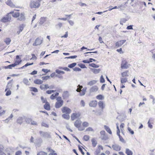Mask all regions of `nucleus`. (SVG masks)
<instances>
[{
    "label": "nucleus",
    "instance_id": "nucleus-27",
    "mask_svg": "<svg viewBox=\"0 0 155 155\" xmlns=\"http://www.w3.org/2000/svg\"><path fill=\"white\" fill-rule=\"evenodd\" d=\"M34 83L37 84H42L43 82V81L40 79H37L35 80L34 81Z\"/></svg>",
    "mask_w": 155,
    "mask_h": 155
},
{
    "label": "nucleus",
    "instance_id": "nucleus-7",
    "mask_svg": "<svg viewBox=\"0 0 155 155\" xmlns=\"http://www.w3.org/2000/svg\"><path fill=\"white\" fill-rule=\"evenodd\" d=\"M126 41L125 40H121L115 43V46L117 48L121 47Z\"/></svg>",
    "mask_w": 155,
    "mask_h": 155
},
{
    "label": "nucleus",
    "instance_id": "nucleus-34",
    "mask_svg": "<svg viewBox=\"0 0 155 155\" xmlns=\"http://www.w3.org/2000/svg\"><path fill=\"white\" fill-rule=\"evenodd\" d=\"M45 21L46 20L45 18H41L40 19L39 23L41 25H42L44 23Z\"/></svg>",
    "mask_w": 155,
    "mask_h": 155
},
{
    "label": "nucleus",
    "instance_id": "nucleus-6",
    "mask_svg": "<svg viewBox=\"0 0 155 155\" xmlns=\"http://www.w3.org/2000/svg\"><path fill=\"white\" fill-rule=\"evenodd\" d=\"M11 17L8 15L6 17H3L0 20V21L3 22H7L11 19Z\"/></svg>",
    "mask_w": 155,
    "mask_h": 155
},
{
    "label": "nucleus",
    "instance_id": "nucleus-3",
    "mask_svg": "<svg viewBox=\"0 0 155 155\" xmlns=\"http://www.w3.org/2000/svg\"><path fill=\"white\" fill-rule=\"evenodd\" d=\"M39 133L41 136L45 138H50L51 136L50 133L49 132H43L42 131H40Z\"/></svg>",
    "mask_w": 155,
    "mask_h": 155
},
{
    "label": "nucleus",
    "instance_id": "nucleus-48",
    "mask_svg": "<svg viewBox=\"0 0 155 155\" xmlns=\"http://www.w3.org/2000/svg\"><path fill=\"white\" fill-rule=\"evenodd\" d=\"M37 155H47V153L43 151H41L38 153Z\"/></svg>",
    "mask_w": 155,
    "mask_h": 155
},
{
    "label": "nucleus",
    "instance_id": "nucleus-52",
    "mask_svg": "<svg viewBox=\"0 0 155 155\" xmlns=\"http://www.w3.org/2000/svg\"><path fill=\"white\" fill-rule=\"evenodd\" d=\"M101 139L102 140H106L108 139V137L105 135L101 136Z\"/></svg>",
    "mask_w": 155,
    "mask_h": 155
},
{
    "label": "nucleus",
    "instance_id": "nucleus-58",
    "mask_svg": "<svg viewBox=\"0 0 155 155\" xmlns=\"http://www.w3.org/2000/svg\"><path fill=\"white\" fill-rule=\"evenodd\" d=\"M50 78V76H47L45 77H43L42 78L43 80H47Z\"/></svg>",
    "mask_w": 155,
    "mask_h": 155
},
{
    "label": "nucleus",
    "instance_id": "nucleus-19",
    "mask_svg": "<svg viewBox=\"0 0 155 155\" xmlns=\"http://www.w3.org/2000/svg\"><path fill=\"white\" fill-rule=\"evenodd\" d=\"M44 107L47 110H50V106L49 103L48 102L45 103V104L44 105Z\"/></svg>",
    "mask_w": 155,
    "mask_h": 155
},
{
    "label": "nucleus",
    "instance_id": "nucleus-32",
    "mask_svg": "<svg viewBox=\"0 0 155 155\" xmlns=\"http://www.w3.org/2000/svg\"><path fill=\"white\" fill-rule=\"evenodd\" d=\"M128 73V71H126L125 72L122 73L121 74L122 77H124L125 76H129Z\"/></svg>",
    "mask_w": 155,
    "mask_h": 155
},
{
    "label": "nucleus",
    "instance_id": "nucleus-4",
    "mask_svg": "<svg viewBox=\"0 0 155 155\" xmlns=\"http://www.w3.org/2000/svg\"><path fill=\"white\" fill-rule=\"evenodd\" d=\"M81 115L79 112L73 113L71 116V119L72 120H74L76 118H78Z\"/></svg>",
    "mask_w": 155,
    "mask_h": 155
},
{
    "label": "nucleus",
    "instance_id": "nucleus-22",
    "mask_svg": "<svg viewBox=\"0 0 155 155\" xmlns=\"http://www.w3.org/2000/svg\"><path fill=\"white\" fill-rule=\"evenodd\" d=\"M91 60H93V61H96V60L92 58H90L89 59V60H83L82 61L83 62L85 63H88L89 64L91 62H92V61H91Z\"/></svg>",
    "mask_w": 155,
    "mask_h": 155
},
{
    "label": "nucleus",
    "instance_id": "nucleus-50",
    "mask_svg": "<svg viewBox=\"0 0 155 155\" xmlns=\"http://www.w3.org/2000/svg\"><path fill=\"white\" fill-rule=\"evenodd\" d=\"M105 80L103 75H101L100 77V82L101 83H104L105 82Z\"/></svg>",
    "mask_w": 155,
    "mask_h": 155
},
{
    "label": "nucleus",
    "instance_id": "nucleus-2",
    "mask_svg": "<svg viewBox=\"0 0 155 155\" xmlns=\"http://www.w3.org/2000/svg\"><path fill=\"white\" fill-rule=\"evenodd\" d=\"M40 6V3L38 1L31 0L30 4V6L31 8H38Z\"/></svg>",
    "mask_w": 155,
    "mask_h": 155
},
{
    "label": "nucleus",
    "instance_id": "nucleus-51",
    "mask_svg": "<svg viewBox=\"0 0 155 155\" xmlns=\"http://www.w3.org/2000/svg\"><path fill=\"white\" fill-rule=\"evenodd\" d=\"M78 65L81 68H86L85 65L82 64H78Z\"/></svg>",
    "mask_w": 155,
    "mask_h": 155
},
{
    "label": "nucleus",
    "instance_id": "nucleus-29",
    "mask_svg": "<svg viewBox=\"0 0 155 155\" xmlns=\"http://www.w3.org/2000/svg\"><path fill=\"white\" fill-rule=\"evenodd\" d=\"M104 127L106 131L110 134H112V132L108 127L106 125L104 126Z\"/></svg>",
    "mask_w": 155,
    "mask_h": 155
},
{
    "label": "nucleus",
    "instance_id": "nucleus-36",
    "mask_svg": "<svg viewBox=\"0 0 155 155\" xmlns=\"http://www.w3.org/2000/svg\"><path fill=\"white\" fill-rule=\"evenodd\" d=\"M89 66L94 68H98L99 67V65H96L95 64L92 63L89 64Z\"/></svg>",
    "mask_w": 155,
    "mask_h": 155
},
{
    "label": "nucleus",
    "instance_id": "nucleus-20",
    "mask_svg": "<svg viewBox=\"0 0 155 155\" xmlns=\"http://www.w3.org/2000/svg\"><path fill=\"white\" fill-rule=\"evenodd\" d=\"M46 149L48 150L50 152H51L50 153L49 155H57V154L56 153H55V151L53 150L52 149H51L50 148H47Z\"/></svg>",
    "mask_w": 155,
    "mask_h": 155
},
{
    "label": "nucleus",
    "instance_id": "nucleus-24",
    "mask_svg": "<svg viewBox=\"0 0 155 155\" xmlns=\"http://www.w3.org/2000/svg\"><path fill=\"white\" fill-rule=\"evenodd\" d=\"M91 70L94 74H96L100 72L101 70L100 69L91 68Z\"/></svg>",
    "mask_w": 155,
    "mask_h": 155
},
{
    "label": "nucleus",
    "instance_id": "nucleus-62",
    "mask_svg": "<svg viewBox=\"0 0 155 155\" xmlns=\"http://www.w3.org/2000/svg\"><path fill=\"white\" fill-rule=\"evenodd\" d=\"M56 100L57 101V102H61L62 101V102H64L61 99V98L60 97H58L57 98Z\"/></svg>",
    "mask_w": 155,
    "mask_h": 155
},
{
    "label": "nucleus",
    "instance_id": "nucleus-1",
    "mask_svg": "<svg viewBox=\"0 0 155 155\" xmlns=\"http://www.w3.org/2000/svg\"><path fill=\"white\" fill-rule=\"evenodd\" d=\"M81 121L80 120H76L74 123V126L78 128L79 131H82L84 130V128L81 127Z\"/></svg>",
    "mask_w": 155,
    "mask_h": 155
},
{
    "label": "nucleus",
    "instance_id": "nucleus-55",
    "mask_svg": "<svg viewBox=\"0 0 155 155\" xmlns=\"http://www.w3.org/2000/svg\"><path fill=\"white\" fill-rule=\"evenodd\" d=\"M100 152L101 150L100 148L97 149L94 152L95 155H97L100 153Z\"/></svg>",
    "mask_w": 155,
    "mask_h": 155
},
{
    "label": "nucleus",
    "instance_id": "nucleus-8",
    "mask_svg": "<svg viewBox=\"0 0 155 155\" xmlns=\"http://www.w3.org/2000/svg\"><path fill=\"white\" fill-rule=\"evenodd\" d=\"M16 60L15 61V62L14 63V64H15V66L20 64L22 61L21 58L20 57L19 55H16Z\"/></svg>",
    "mask_w": 155,
    "mask_h": 155
},
{
    "label": "nucleus",
    "instance_id": "nucleus-43",
    "mask_svg": "<svg viewBox=\"0 0 155 155\" xmlns=\"http://www.w3.org/2000/svg\"><path fill=\"white\" fill-rule=\"evenodd\" d=\"M82 88V86L80 85H78V88L76 89V91L77 92H80Z\"/></svg>",
    "mask_w": 155,
    "mask_h": 155
},
{
    "label": "nucleus",
    "instance_id": "nucleus-40",
    "mask_svg": "<svg viewBox=\"0 0 155 155\" xmlns=\"http://www.w3.org/2000/svg\"><path fill=\"white\" fill-rule=\"evenodd\" d=\"M120 80L121 83L122 84L127 81V79L126 78H121Z\"/></svg>",
    "mask_w": 155,
    "mask_h": 155
},
{
    "label": "nucleus",
    "instance_id": "nucleus-31",
    "mask_svg": "<svg viewBox=\"0 0 155 155\" xmlns=\"http://www.w3.org/2000/svg\"><path fill=\"white\" fill-rule=\"evenodd\" d=\"M125 153L127 155H133V152L128 148L126 149Z\"/></svg>",
    "mask_w": 155,
    "mask_h": 155
},
{
    "label": "nucleus",
    "instance_id": "nucleus-59",
    "mask_svg": "<svg viewBox=\"0 0 155 155\" xmlns=\"http://www.w3.org/2000/svg\"><path fill=\"white\" fill-rule=\"evenodd\" d=\"M73 69L74 71H81V68L78 67H75Z\"/></svg>",
    "mask_w": 155,
    "mask_h": 155
},
{
    "label": "nucleus",
    "instance_id": "nucleus-23",
    "mask_svg": "<svg viewBox=\"0 0 155 155\" xmlns=\"http://www.w3.org/2000/svg\"><path fill=\"white\" fill-rule=\"evenodd\" d=\"M13 81V80H12L11 81H9L8 83L7 86L6 87V88L5 90V91H6L7 90L10 89L11 87V86L12 85V81Z\"/></svg>",
    "mask_w": 155,
    "mask_h": 155
},
{
    "label": "nucleus",
    "instance_id": "nucleus-21",
    "mask_svg": "<svg viewBox=\"0 0 155 155\" xmlns=\"http://www.w3.org/2000/svg\"><path fill=\"white\" fill-rule=\"evenodd\" d=\"M6 3L7 5L12 7L14 8L15 7V5L12 2L11 0H8Z\"/></svg>",
    "mask_w": 155,
    "mask_h": 155
},
{
    "label": "nucleus",
    "instance_id": "nucleus-44",
    "mask_svg": "<svg viewBox=\"0 0 155 155\" xmlns=\"http://www.w3.org/2000/svg\"><path fill=\"white\" fill-rule=\"evenodd\" d=\"M55 72L58 74H64L65 73L64 71L59 70L58 69H56L55 71Z\"/></svg>",
    "mask_w": 155,
    "mask_h": 155
},
{
    "label": "nucleus",
    "instance_id": "nucleus-63",
    "mask_svg": "<svg viewBox=\"0 0 155 155\" xmlns=\"http://www.w3.org/2000/svg\"><path fill=\"white\" fill-rule=\"evenodd\" d=\"M128 130L130 132V133L132 134H133L134 133V131L133 130L129 127H128Z\"/></svg>",
    "mask_w": 155,
    "mask_h": 155
},
{
    "label": "nucleus",
    "instance_id": "nucleus-17",
    "mask_svg": "<svg viewBox=\"0 0 155 155\" xmlns=\"http://www.w3.org/2000/svg\"><path fill=\"white\" fill-rule=\"evenodd\" d=\"M69 94L68 92V91H64L62 95V97L64 99H65L67 98L69 96Z\"/></svg>",
    "mask_w": 155,
    "mask_h": 155
},
{
    "label": "nucleus",
    "instance_id": "nucleus-60",
    "mask_svg": "<svg viewBox=\"0 0 155 155\" xmlns=\"http://www.w3.org/2000/svg\"><path fill=\"white\" fill-rule=\"evenodd\" d=\"M85 131H93L94 130L91 127H89L86 129Z\"/></svg>",
    "mask_w": 155,
    "mask_h": 155
},
{
    "label": "nucleus",
    "instance_id": "nucleus-53",
    "mask_svg": "<svg viewBox=\"0 0 155 155\" xmlns=\"http://www.w3.org/2000/svg\"><path fill=\"white\" fill-rule=\"evenodd\" d=\"M84 139L86 141H88L89 139V136L87 135H85L84 136Z\"/></svg>",
    "mask_w": 155,
    "mask_h": 155
},
{
    "label": "nucleus",
    "instance_id": "nucleus-37",
    "mask_svg": "<svg viewBox=\"0 0 155 155\" xmlns=\"http://www.w3.org/2000/svg\"><path fill=\"white\" fill-rule=\"evenodd\" d=\"M97 81L95 80H93L87 83V85L90 86H92L96 83Z\"/></svg>",
    "mask_w": 155,
    "mask_h": 155
},
{
    "label": "nucleus",
    "instance_id": "nucleus-11",
    "mask_svg": "<svg viewBox=\"0 0 155 155\" xmlns=\"http://www.w3.org/2000/svg\"><path fill=\"white\" fill-rule=\"evenodd\" d=\"M14 149L13 147H8L6 149V152L8 155H11V153L14 151Z\"/></svg>",
    "mask_w": 155,
    "mask_h": 155
},
{
    "label": "nucleus",
    "instance_id": "nucleus-35",
    "mask_svg": "<svg viewBox=\"0 0 155 155\" xmlns=\"http://www.w3.org/2000/svg\"><path fill=\"white\" fill-rule=\"evenodd\" d=\"M4 41L7 45H8L11 41V40L9 38H7L4 40Z\"/></svg>",
    "mask_w": 155,
    "mask_h": 155
},
{
    "label": "nucleus",
    "instance_id": "nucleus-49",
    "mask_svg": "<svg viewBox=\"0 0 155 155\" xmlns=\"http://www.w3.org/2000/svg\"><path fill=\"white\" fill-rule=\"evenodd\" d=\"M23 82L26 85H27L29 82L28 79L26 78H24L23 79Z\"/></svg>",
    "mask_w": 155,
    "mask_h": 155
},
{
    "label": "nucleus",
    "instance_id": "nucleus-15",
    "mask_svg": "<svg viewBox=\"0 0 155 155\" xmlns=\"http://www.w3.org/2000/svg\"><path fill=\"white\" fill-rule=\"evenodd\" d=\"M98 90V88L96 86H94L92 87L90 89V93L97 91Z\"/></svg>",
    "mask_w": 155,
    "mask_h": 155
},
{
    "label": "nucleus",
    "instance_id": "nucleus-30",
    "mask_svg": "<svg viewBox=\"0 0 155 155\" xmlns=\"http://www.w3.org/2000/svg\"><path fill=\"white\" fill-rule=\"evenodd\" d=\"M69 114H64L62 115V117L67 120H68L70 118V116L69 115Z\"/></svg>",
    "mask_w": 155,
    "mask_h": 155
},
{
    "label": "nucleus",
    "instance_id": "nucleus-26",
    "mask_svg": "<svg viewBox=\"0 0 155 155\" xmlns=\"http://www.w3.org/2000/svg\"><path fill=\"white\" fill-rule=\"evenodd\" d=\"M98 104L99 107L101 108L102 109H103L105 107V105L102 101H99L98 103Z\"/></svg>",
    "mask_w": 155,
    "mask_h": 155
},
{
    "label": "nucleus",
    "instance_id": "nucleus-12",
    "mask_svg": "<svg viewBox=\"0 0 155 155\" xmlns=\"http://www.w3.org/2000/svg\"><path fill=\"white\" fill-rule=\"evenodd\" d=\"M97 104V101H91L89 103V105L90 107H95Z\"/></svg>",
    "mask_w": 155,
    "mask_h": 155
},
{
    "label": "nucleus",
    "instance_id": "nucleus-42",
    "mask_svg": "<svg viewBox=\"0 0 155 155\" xmlns=\"http://www.w3.org/2000/svg\"><path fill=\"white\" fill-rule=\"evenodd\" d=\"M81 147H82L80 145H79L78 146V147L79 150L81 152V154L82 155H84V153L82 149V148Z\"/></svg>",
    "mask_w": 155,
    "mask_h": 155
},
{
    "label": "nucleus",
    "instance_id": "nucleus-5",
    "mask_svg": "<svg viewBox=\"0 0 155 155\" xmlns=\"http://www.w3.org/2000/svg\"><path fill=\"white\" fill-rule=\"evenodd\" d=\"M61 111L63 113L70 114L71 112V110L69 108L66 107H64L62 108Z\"/></svg>",
    "mask_w": 155,
    "mask_h": 155
},
{
    "label": "nucleus",
    "instance_id": "nucleus-46",
    "mask_svg": "<svg viewBox=\"0 0 155 155\" xmlns=\"http://www.w3.org/2000/svg\"><path fill=\"white\" fill-rule=\"evenodd\" d=\"M41 100L43 103H46L48 102L46 98H44L43 96H41Z\"/></svg>",
    "mask_w": 155,
    "mask_h": 155
},
{
    "label": "nucleus",
    "instance_id": "nucleus-18",
    "mask_svg": "<svg viewBox=\"0 0 155 155\" xmlns=\"http://www.w3.org/2000/svg\"><path fill=\"white\" fill-rule=\"evenodd\" d=\"M18 19L20 21H22L25 19V14L24 13L19 14Z\"/></svg>",
    "mask_w": 155,
    "mask_h": 155
},
{
    "label": "nucleus",
    "instance_id": "nucleus-64",
    "mask_svg": "<svg viewBox=\"0 0 155 155\" xmlns=\"http://www.w3.org/2000/svg\"><path fill=\"white\" fill-rule=\"evenodd\" d=\"M22 154L21 151L19 150L17 151L15 153V155H21Z\"/></svg>",
    "mask_w": 155,
    "mask_h": 155
},
{
    "label": "nucleus",
    "instance_id": "nucleus-33",
    "mask_svg": "<svg viewBox=\"0 0 155 155\" xmlns=\"http://www.w3.org/2000/svg\"><path fill=\"white\" fill-rule=\"evenodd\" d=\"M91 142L92 143V145L93 147H95L97 145V142L96 141L94 138H92L91 139Z\"/></svg>",
    "mask_w": 155,
    "mask_h": 155
},
{
    "label": "nucleus",
    "instance_id": "nucleus-47",
    "mask_svg": "<svg viewBox=\"0 0 155 155\" xmlns=\"http://www.w3.org/2000/svg\"><path fill=\"white\" fill-rule=\"evenodd\" d=\"M19 12H16L15 13H14L12 14V16L14 17L17 18V17H18V16H19Z\"/></svg>",
    "mask_w": 155,
    "mask_h": 155
},
{
    "label": "nucleus",
    "instance_id": "nucleus-45",
    "mask_svg": "<svg viewBox=\"0 0 155 155\" xmlns=\"http://www.w3.org/2000/svg\"><path fill=\"white\" fill-rule=\"evenodd\" d=\"M25 26V25L24 24H22L20 25L19 27V30L20 31H22L24 29V28Z\"/></svg>",
    "mask_w": 155,
    "mask_h": 155
},
{
    "label": "nucleus",
    "instance_id": "nucleus-10",
    "mask_svg": "<svg viewBox=\"0 0 155 155\" xmlns=\"http://www.w3.org/2000/svg\"><path fill=\"white\" fill-rule=\"evenodd\" d=\"M42 40H41L39 38H37L35 42L33 44V46H37L40 45L42 43Z\"/></svg>",
    "mask_w": 155,
    "mask_h": 155
},
{
    "label": "nucleus",
    "instance_id": "nucleus-9",
    "mask_svg": "<svg viewBox=\"0 0 155 155\" xmlns=\"http://www.w3.org/2000/svg\"><path fill=\"white\" fill-rule=\"evenodd\" d=\"M129 68L127 62L125 61H122L121 65V68L122 69H127Z\"/></svg>",
    "mask_w": 155,
    "mask_h": 155
},
{
    "label": "nucleus",
    "instance_id": "nucleus-16",
    "mask_svg": "<svg viewBox=\"0 0 155 155\" xmlns=\"http://www.w3.org/2000/svg\"><path fill=\"white\" fill-rule=\"evenodd\" d=\"M63 102H57L55 105V107L56 108H58L61 107L63 105Z\"/></svg>",
    "mask_w": 155,
    "mask_h": 155
},
{
    "label": "nucleus",
    "instance_id": "nucleus-13",
    "mask_svg": "<svg viewBox=\"0 0 155 155\" xmlns=\"http://www.w3.org/2000/svg\"><path fill=\"white\" fill-rule=\"evenodd\" d=\"M112 147L114 150L116 151H119L121 149V147L116 144L113 145Z\"/></svg>",
    "mask_w": 155,
    "mask_h": 155
},
{
    "label": "nucleus",
    "instance_id": "nucleus-25",
    "mask_svg": "<svg viewBox=\"0 0 155 155\" xmlns=\"http://www.w3.org/2000/svg\"><path fill=\"white\" fill-rule=\"evenodd\" d=\"M127 7V5L125 4H121L117 7L118 9H119L121 10H124Z\"/></svg>",
    "mask_w": 155,
    "mask_h": 155
},
{
    "label": "nucleus",
    "instance_id": "nucleus-39",
    "mask_svg": "<svg viewBox=\"0 0 155 155\" xmlns=\"http://www.w3.org/2000/svg\"><path fill=\"white\" fill-rule=\"evenodd\" d=\"M77 64V63L75 62L72 63L68 65V67L70 68H72L75 66Z\"/></svg>",
    "mask_w": 155,
    "mask_h": 155
},
{
    "label": "nucleus",
    "instance_id": "nucleus-61",
    "mask_svg": "<svg viewBox=\"0 0 155 155\" xmlns=\"http://www.w3.org/2000/svg\"><path fill=\"white\" fill-rule=\"evenodd\" d=\"M11 94V91H10V89L7 91L5 95L7 96L10 95Z\"/></svg>",
    "mask_w": 155,
    "mask_h": 155
},
{
    "label": "nucleus",
    "instance_id": "nucleus-38",
    "mask_svg": "<svg viewBox=\"0 0 155 155\" xmlns=\"http://www.w3.org/2000/svg\"><path fill=\"white\" fill-rule=\"evenodd\" d=\"M25 120L26 122V123L28 124H30V123L32 121V119L31 118L26 117H25Z\"/></svg>",
    "mask_w": 155,
    "mask_h": 155
},
{
    "label": "nucleus",
    "instance_id": "nucleus-28",
    "mask_svg": "<svg viewBox=\"0 0 155 155\" xmlns=\"http://www.w3.org/2000/svg\"><path fill=\"white\" fill-rule=\"evenodd\" d=\"M86 89V87H84L83 88L82 90L81 91V92H80L79 93L80 95L81 96L84 95L85 94Z\"/></svg>",
    "mask_w": 155,
    "mask_h": 155
},
{
    "label": "nucleus",
    "instance_id": "nucleus-56",
    "mask_svg": "<svg viewBox=\"0 0 155 155\" xmlns=\"http://www.w3.org/2000/svg\"><path fill=\"white\" fill-rule=\"evenodd\" d=\"M103 98V96L101 94H99L96 97V98L97 99H99V100H102Z\"/></svg>",
    "mask_w": 155,
    "mask_h": 155
},
{
    "label": "nucleus",
    "instance_id": "nucleus-14",
    "mask_svg": "<svg viewBox=\"0 0 155 155\" xmlns=\"http://www.w3.org/2000/svg\"><path fill=\"white\" fill-rule=\"evenodd\" d=\"M25 117H19L17 119V122L20 124H21L25 120Z\"/></svg>",
    "mask_w": 155,
    "mask_h": 155
},
{
    "label": "nucleus",
    "instance_id": "nucleus-57",
    "mask_svg": "<svg viewBox=\"0 0 155 155\" xmlns=\"http://www.w3.org/2000/svg\"><path fill=\"white\" fill-rule=\"evenodd\" d=\"M56 91L55 90H48L46 91V93L47 94H51L52 93H53L55 92Z\"/></svg>",
    "mask_w": 155,
    "mask_h": 155
},
{
    "label": "nucleus",
    "instance_id": "nucleus-41",
    "mask_svg": "<svg viewBox=\"0 0 155 155\" xmlns=\"http://www.w3.org/2000/svg\"><path fill=\"white\" fill-rule=\"evenodd\" d=\"M30 91L35 92H37L38 91V89L35 87H30Z\"/></svg>",
    "mask_w": 155,
    "mask_h": 155
},
{
    "label": "nucleus",
    "instance_id": "nucleus-54",
    "mask_svg": "<svg viewBox=\"0 0 155 155\" xmlns=\"http://www.w3.org/2000/svg\"><path fill=\"white\" fill-rule=\"evenodd\" d=\"M89 123L87 122H84L82 124V125L84 127H87L89 126Z\"/></svg>",
    "mask_w": 155,
    "mask_h": 155
}]
</instances>
